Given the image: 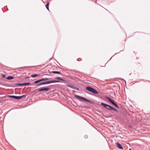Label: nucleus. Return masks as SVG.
Here are the masks:
<instances>
[{"mask_svg":"<svg viewBox=\"0 0 150 150\" xmlns=\"http://www.w3.org/2000/svg\"><path fill=\"white\" fill-rule=\"evenodd\" d=\"M101 105L103 106L106 109L109 110L110 111L113 110L116 112H118V110L113 107L105 103H101Z\"/></svg>","mask_w":150,"mask_h":150,"instance_id":"1","label":"nucleus"},{"mask_svg":"<svg viewBox=\"0 0 150 150\" xmlns=\"http://www.w3.org/2000/svg\"><path fill=\"white\" fill-rule=\"evenodd\" d=\"M74 96L76 98H77L78 99V100H80L82 101L85 102H88L91 104H92L93 103V102L91 101L86 98L85 97H83L76 95H74Z\"/></svg>","mask_w":150,"mask_h":150,"instance_id":"2","label":"nucleus"},{"mask_svg":"<svg viewBox=\"0 0 150 150\" xmlns=\"http://www.w3.org/2000/svg\"><path fill=\"white\" fill-rule=\"evenodd\" d=\"M86 90L88 91L89 92H91L94 94H98V93L95 89L89 86H87L86 87Z\"/></svg>","mask_w":150,"mask_h":150,"instance_id":"3","label":"nucleus"},{"mask_svg":"<svg viewBox=\"0 0 150 150\" xmlns=\"http://www.w3.org/2000/svg\"><path fill=\"white\" fill-rule=\"evenodd\" d=\"M50 88L48 87H41L40 88L37 89L35 90V91H38L39 92H40L42 91H48L50 90Z\"/></svg>","mask_w":150,"mask_h":150,"instance_id":"4","label":"nucleus"},{"mask_svg":"<svg viewBox=\"0 0 150 150\" xmlns=\"http://www.w3.org/2000/svg\"><path fill=\"white\" fill-rule=\"evenodd\" d=\"M30 84V82H26L23 83H17L15 84V85L18 86H28Z\"/></svg>","mask_w":150,"mask_h":150,"instance_id":"5","label":"nucleus"},{"mask_svg":"<svg viewBox=\"0 0 150 150\" xmlns=\"http://www.w3.org/2000/svg\"><path fill=\"white\" fill-rule=\"evenodd\" d=\"M48 84V83L47 81H43V82H40V83L37 84H36V86L37 87H38L39 86H40L41 85H45V84Z\"/></svg>","mask_w":150,"mask_h":150,"instance_id":"6","label":"nucleus"},{"mask_svg":"<svg viewBox=\"0 0 150 150\" xmlns=\"http://www.w3.org/2000/svg\"><path fill=\"white\" fill-rule=\"evenodd\" d=\"M115 144L116 145V146L120 149H123V147L121 144L117 142L115 143Z\"/></svg>","mask_w":150,"mask_h":150,"instance_id":"7","label":"nucleus"},{"mask_svg":"<svg viewBox=\"0 0 150 150\" xmlns=\"http://www.w3.org/2000/svg\"><path fill=\"white\" fill-rule=\"evenodd\" d=\"M48 84L52 83H57V82H59L60 81L59 80H50L47 81Z\"/></svg>","mask_w":150,"mask_h":150,"instance_id":"8","label":"nucleus"},{"mask_svg":"<svg viewBox=\"0 0 150 150\" xmlns=\"http://www.w3.org/2000/svg\"><path fill=\"white\" fill-rule=\"evenodd\" d=\"M8 97L11 98L16 99L19 100V96H15L9 95L8 96Z\"/></svg>","mask_w":150,"mask_h":150,"instance_id":"9","label":"nucleus"},{"mask_svg":"<svg viewBox=\"0 0 150 150\" xmlns=\"http://www.w3.org/2000/svg\"><path fill=\"white\" fill-rule=\"evenodd\" d=\"M112 104L116 108H119V106L115 103V102L114 100L112 103Z\"/></svg>","mask_w":150,"mask_h":150,"instance_id":"10","label":"nucleus"},{"mask_svg":"<svg viewBox=\"0 0 150 150\" xmlns=\"http://www.w3.org/2000/svg\"><path fill=\"white\" fill-rule=\"evenodd\" d=\"M106 98L111 103L113 102L114 101V100H112L111 99V98L108 97H106Z\"/></svg>","mask_w":150,"mask_h":150,"instance_id":"11","label":"nucleus"},{"mask_svg":"<svg viewBox=\"0 0 150 150\" xmlns=\"http://www.w3.org/2000/svg\"><path fill=\"white\" fill-rule=\"evenodd\" d=\"M67 87H68L70 88H71L72 89H74L75 87V86L72 85H71L70 84H67Z\"/></svg>","mask_w":150,"mask_h":150,"instance_id":"12","label":"nucleus"},{"mask_svg":"<svg viewBox=\"0 0 150 150\" xmlns=\"http://www.w3.org/2000/svg\"><path fill=\"white\" fill-rule=\"evenodd\" d=\"M14 77L12 76H8L6 77V79L8 80H11L13 79Z\"/></svg>","mask_w":150,"mask_h":150,"instance_id":"13","label":"nucleus"},{"mask_svg":"<svg viewBox=\"0 0 150 150\" xmlns=\"http://www.w3.org/2000/svg\"><path fill=\"white\" fill-rule=\"evenodd\" d=\"M50 3L49 2H47V3L45 5V6L46 8L49 11V5Z\"/></svg>","mask_w":150,"mask_h":150,"instance_id":"14","label":"nucleus"},{"mask_svg":"<svg viewBox=\"0 0 150 150\" xmlns=\"http://www.w3.org/2000/svg\"><path fill=\"white\" fill-rule=\"evenodd\" d=\"M51 73H54V74H61V73L59 71H52L51 72Z\"/></svg>","mask_w":150,"mask_h":150,"instance_id":"15","label":"nucleus"},{"mask_svg":"<svg viewBox=\"0 0 150 150\" xmlns=\"http://www.w3.org/2000/svg\"><path fill=\"white\" fill-rule=\"evenodd\" d=\"M56 79H57V80H60L61 81H65V80L64 79H62V78L60 77H57L56 78Z\"/></svg>","mask_w":150,"mask_h":150,"instance_id":"16","label":"nucleus"},{"mask_svg":"<svg viewBox=\"0 0 150 150\" xmlns=\"http://www.w3.org/2000/svg\"><path fill=\"white\" fill-rule=\"evenodd\" d=\"M40 82H41L40 81V79H38V80H36L33 83H34V84H37V83H40Z\"/></svg>","mask_w":150,"mask_h":150,"instance_id":"17","label":"nucleus"},{"mask_svg":"<svg viewBox=\"0 0 150 150\" xmlns=\"http://www.w3.org/2000/svg\"><path fill=\"white\" fill-rule=\"evenodd\" d=\"M38 74H32L31 75V76L32 77L35 78L36 76H38Z\"/></svg>","mask_w":150,"mask_h":150,"instance_id":"18","label":"nucleus"},{"mask_svg":"<svg viewBox=\"0 0 150 150\" xmlns=\"http://www.w3.org/2000/svg\"><path fill=\"white\" fill-rule=\"evenodd\" d=\"M25 96H26V95H23L21 96H19V99H20L21 98H22L23 97H25Z\"/></svg>","mask_w":150,"mask_h":150,"instance_id":"19","label":"nucleus"},{"mask_svg":"<svg viewBox=\"0 0 150 150\" xmlns=\"http://www.w3.org/2000/svg\"><path fill=\"white\" fill-rule=\"evenodd\" d=\"M44 79L45 81H47L49 80L50 79L48 78H44Z\"/></svg>","mask_w":150,"mask_h":150,"instance_id":"20","label":"nucleus"},{"mask_svg":"<svg viewBox=\"0 0 150 150\" xmlns=\"http://www.w3.org/2000/svg\"><path fill=\"white\" fill-rule=\"evenodd\" d=\"M40 79V80L41 82L43 81H45L44 78H42L41 79Z\"/></svg>","mask_w":150,"mask_h":150,"instance_id":"21","label":"nucleus"},{"mask_svg":"<svg viewBox=\"0 0 150 150\" xmlns=\"http://www.w3.org/2000/svg\"><path fill=\"white\" fill-rule=\"evenodd\" d=\"M74 89H75L76 90H78V91H79V88H78V87H76L75 86V87Z\"/></svg>","mask_w":150,"mask_h":150,"instance_id":"22","label":"nucleus"},{"mask_svg":"<svg viewBox=\"0 0 150 150\" xmlns=\"http://www.w3.org/2000/svg\"><path fill=\"white\" fill-rule=\"evenodd\" d=\"M84 137L85 139H87L88 138V136L87 135H85L84 136Z\"/></svg>","mask_w":150,"mask_h":150,"instance_id":"23","label":"nucleus"},{"mask_svg":"<svg viewBox=\"0 0 150 150\" xmlns=\"http://www.w3.org/2000/svg\"><path fill=\"white\" fill-rule=\"evenodd\" d=\"M6 75L4 74H2V76L3 78H5V77Z\"/></svg>","mask_w":150,"mask_h":150,"instance_id":"24","label":"nucleus"},{"mask_svg":"<svg viewBox=\"0 0 150 150\" xmlns=\"http://www.w3.org/2000/svg\"><path fill=\"white\" fill-rule=\"evenodd\" d=\"M122 51V50H120V52H117V53H115V54L113 56H114L116 54H117V53H119V52H121V51Z\"/></svg>","mask_w":150,"mask_h":150,"instance_id":"25","label":"nucleus"},{"mask_svg":"<svg viewBox=\"0 0 150 150\" xmlns=\"http://www.w3.org/2000/svg\"><path fill=\"white\" fill-rule=\"evenodd\" d=\"M123 80L125 82V83L126 84V81L124 79H123Z\"/></svg>","mask_w":150,"mask_h":150,"instance_id":"26","label":"nucleus"},{"mask_svg":"<svg viewBox=\"0 0 150 150\" xmlns=\"http://www.w3.org/2000/svg\"><path fill=\"white\" fill-rule=\"evenodd\" d=\"M29 78V77H25V79H27V78Z\"/></svg>","mask_w":150,"mask_h":150,"instance_id":"27","label":"nucleus"},{"mask_svg":"<svg viewBox=\"0 0 150 150\" xmlns=\"http://www.w3.org/2000/svg\"><path fill=\"white\" fill-rule=\"evenodd\" d=\"M129 150H132V149L131 148H129Z\"/></svg>","mask_w":150,"mask_h":150,"instance_id":"28","label":"nucleus"},{"mask_svg":"<svg viewBox=\"0 0 150 150\" xmlns=\"http://www.w3.org/2000/svg\"><path fill=\"white\" fill-rule=\"evenodd\" d=\"M5 97V96H4V97H3V98H4ZM1 98H2V97H1Z\"/></svg>","mask_w":150,"mask_h":150,"instance_id":"29","label":"nucleus"},{"mask_svg":"<svg viewBox=\"0 0 150 150\" xmlns=\"http://www.w3.org/2000/svg\"><path fill=\"white\" fill-rule=\"evenodd\" d=\"M52 59V58H50V60Z\"/></svg>","mask_w":150,"mask_h":150,"instance_id":"30","label":"nucleus"},{"mask_svg":"<svg viewBox=\"0 0 150 150\" xmlns=\"http://www.w3.org/2000/svg\"><path fill=\"white\" fill-rule=\"evenodd\" d=\"M131 73H130V74H129V75H131Z\"/></svg>","mask_w":150,"mask_h":150,"instance_id":"31","label":"nucleus"},{"mask_svg":"<svg viewBox=\"0 0 150 150\" xmlns=\"http://www.w3.org/2000/svg\"><path fill=\"white\" fill-rule=\"evenodd\" d=\"M2 94H1V93H0V95H2Z\"/></svg>","mask_w":150,"mask_h":150,"instance_id":"32","label":"nucleus"},{"mask_svg":"<svg viewBox=\"0 0 150 150\" xmlns=\"http://www.w3.org/2000/svg\"><path fill=\"white\" fill-rule=\"evenodd\" d=\"M1 118V117H0V119Z\"/></svg>","mask_w":150,"mask_h":150,"instance_id":"33","label":"nucleus"}]
</instances>
